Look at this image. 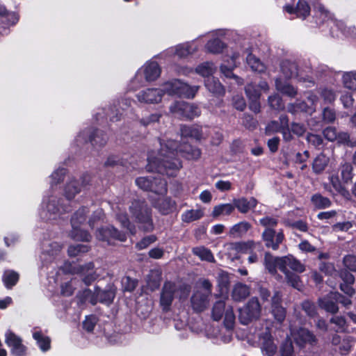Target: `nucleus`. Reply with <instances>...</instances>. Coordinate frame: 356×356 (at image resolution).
<instances>
[{"label":"nucleus","mask_w":356,"mask_h":356,"mask_svg":"<svg viewBox=\"0 0 356 356\" xmlns=\"http://www.w3.org/2000/svg\"><path fill=\"white\" fill-rule=\"evenodd\" d=\"M201 156V150L188 142L179 143L175 140L161 143L159 156L148 159L147 170L159 175L176 177L182 168L181 156L187 160H197Z\"/></svg>","instance_id":"obj_1"},{"label":"nucleus","mask_w":356,"mask_h":356,"mask_svg":"<svg viewBox=\"0 0 356 356\" xmlns=\"http://www.w3.org/2000/svg\"><path fill=\"white\" fill-rule=\"evenodd\" d=\"M129 212L140 230L151 232L154 229L152 210L145 200H134L129 207Z\"/></svg>","instance_id":"obj_2"},{"label":"nucleus","mask_w":356,"mask_h":356,"mask_svg":"<svg viewBox=\"0 0 356 356\" xmlns=\"http://www.w3.org/2000/svg\"><path fill=\"white\" fill-rule=\"evenodd\" d=\"M170 110L181 120H193L201 113V111L197 106L184 101L174 102L170 106Z\"/></svg>","instance_id":"obj_3"},{"label":"nucleus","mask_w":356,"mask_h":356,"mask_svg":"<svg viewBox=\"0 0 356 356\" xmlns=\"http://www.w3.org/2000/svg\"><path fill=\"white\" fill-rule=\"evenodd\" d=\"M261 305L257 298L249 300L247 304L238 310V319L241 324L247 325L254 320L259 318Z\"/></svg>","instance_id":"obj_4"},{"label":"nucleus","mask_w":356,"mask_h":356,"mask_svg":"<svg viewBox=\"0 0 356 356\" xmlns=\"http://www.w3.org/2000/svg\"><path fill=\"white\" fill-rule=\"evenodd\" d=\"M96 237L98 240L107 242L108 245L113 244V241H126V233L119 231L113 225L102 226L96 231Z\"/></svg>","instance_id":"obj_5"},{"label":"nucleus","mask_w":356,"mask_h":356,"mask_svg":"<svg viewBox=\"0 0 356 356\" xmlns=\"http://www.w3.org/2000/svg\"><path fill=\"white\" fill-rule=\"evenodd\" d=\"M176 291L177 286L175 282L168 280L164 282L159 298V306L163 312L167 313L170 311Z\"/></svg>","instance_id":"obj_6"},{"label":"nucleus","mask_w":356,"mask_h":356,"mask_svg":"<svg viewBox=\"0 0 356 356\" xmlns=\"http://www.w3.org/2000/svg\"><path fill=\"white\" fill-rule=\"evenodd\" d=\"M5 343L12 356H26L27 347L23 344L22 338L10 330L5 333Z\"/></svg>","instance_id":"obj_7"},{"label":"nucleus","mask_w":356,"mask_h":356,"mask_svg":"<svg viewBox=\"0 0 356 356\" xmlns=\"http://www.w3.org/2000/svg\"><path fill=\"white\" fill-rule=\"evenodd\" d=\"M344 298L345 297L339 292H330L326 296L319 298L318 305L321 309L334 314L339 311V302L346 304L343 301Z\"/></svg>","instance_id":"obj_8"},{"label":"nucleus","mask_w":356,"mask_h":356,"mask_svg":"<svg viewBox=\"0 0 356 356\" xmlns=\"http://www.w3.org/2000/svg\"><path fill=\"white\" fill-rule=\"evenodd\" d=\"M295 343L300 348H303L307 345L312 347L316 346L318 339L316 335L305 327H300L293 334Z\"/></svg>","instance_id":"obj_9"},{"label":"nucleus","mask_w":356,"mask_h":356,"mask_svg":"<svg viewBox=\"0 0 356 356\" xmlns=\"http://www.w3.org/2000/svg\"><path fill=\"white\" fill-rule=\"evenodd\" d=\"M163 90L169 95H177L178 97H189L191 93L190 86L179 79H173L168 81L164 84Z\"/></svg>","instance_id":"obj_10"},{"label":"nucleus","mask_w":356,"mask_h":356,"mask_svg":"<svg viewBox=\"0 0 356 356\" xmlns=\"http://www.w3.org/2000/svg\"><path fill=\"white\" fill-rule=\"evenodd\" d=\"M284 239V234L282 232L276 234L273 228H266L262 233V240L265 243V246L268 248H272L273 250L279 249L280 245Z\"/></svg>","instance_id":"obj_11"},{"label":"nucleus","mask_w":356,"mask_h":356,"mask_svg":"<svg viewBox=\"0 0 356 356\" xmlns=\"http://www.w3.org/2000/svg\"><path fill=\"white\" fill-rule=\"evenodd\" d=\"M163 90L159 88H146L140 91L137 99L140 102L145 104H157L162 99Z\"/></svg>","instance_id":"obj_12"},{"label":"nucleus","mask_w":356,"mask_h":356,"mask_svg":"<svg viewBox=\"0 0 356 356\" xmlns=\"http://www.w3.org/2000/svg\"><path fill=\"white\" fill-rule=\"evenodd\" d=\"M284 12L290 15H296L297 17L305 19L310 15L311 8L306 0H298L296 6L286 4L283 7Z\"/></svg>","instance_id":"obj_13"},{"label":"nucleus","mask_w":356,"mask_h":356,"mask_svg":"<svg viewBox=\"0 0 356 356\" xmlns=\"http://www.w3.org/2000/svg\"><path fill=\"white\" fill-rule=\"evenodd\" d=\"M95 264L90 261L84 265H79L76 268V273L81 277L82 282L86 285L90 286L94 282L98 275L94 271Z\"/></svg>","instance_id":"obj_14"},{"label":"nucleus","mask_w":356,"mask_h":356,"mask_svg":"<svg viewBox=\"0 0 356 356\" xmlns=\"http://www.w3.org/2000/svg\"><path fill=\"white\" fill-rule=\"evenodd\" d=\"M289 266L292 270L301 273L305 270V266L291 254L281 257L280 271H290L287 269Z\"/></svg>","instance_id":"obj_15"},{"label":"nucleus","mask_w":356,"mask_h":356,"mask_svg":"<svg viewBox=\"0 0 356 356\" xmlns=\"http://www.w3.org/2000/svg\"><path fill=\"white\" fill-rule=\"evenodd\" d=\"M207 90L216 97H222L225 94V88L218 78L209 76L204 79Z\"/></svg>","instance_id":"obj_16"},{"label":"nucleus","mask_w":356,"mask_h":356,"mask_svg":"<svg viewBox=\"0 0 356 356\" xmlns=\"http://www.w3.org/2000/svg\"><path fill=\"white\" fill-rule=\"evenodd\" d=\"M257 204L258 201L254 197H251L250 200L242 197L240 198H234L232 205L234 207V209L236 208L240 213H247L250 210L255 209Z\"/></svg>","instance_id":"obj_17"},{"label":"nucleus","mask_w":356,"mask_h":356,"mask_svg":"<svg viewBox=\"0 0 356 356\" xmlns=\"http://www.w3.org/2000/svg\"><path fill=\"white\" fill-rule=\"evenodd\" d=\"M181 137L200 141L202 138V127L198 125H184L180 129Z\"/></svg>","instance_id":"obj_18"},{"label":"nucleus","mask_w":356,"mask_h":356,"mask_svg":"<svg viewBox=\"0 0 356 356\" xmlns=\"http://www.w3.org/2000/svg\"><path fill=\"white\" fill-rule=\"evenodd\" d=\"M107 140V134L97 128L92 129L89 133L88 141L93 147H102L106 144Z\"/></svg>","instance_id":"obj_19"},{"label":"nucleus","mask_w":356,"mask_h":356,"mask_svg":"<svg viewBox=\"0 0 356 356\" xmlns=\"http://www.w3.org/2000/svg\"><path fill=\"white\" fill-rule=\"evenodd\" d=\"M151 189L152 192L157 195H165L168 192L167 181L160 175L152 176Z\"/></svg>","instance_id":"obj_20"},{"label":"nucleus","mask_w":356,"mask_h":356,"mask_svg":"<svg viewBox=\"0 0 356 356\" xmlns=\"http://www.w3.org/2000/svg\"><path fill=\"white\" fill-rule=\"evenodd\" d=\"M176 206L175 200L170 197H166L158 200L154 207L162 215H168L176 209Z\"/></svg>","instance_id":"obj_21"},{"label":"nucleus","mask_w":356,"mask_h":356,"mask_svg":"<svg viewBox=\"0 0 356 356\" xmlns=\"http://www.w3.org/2000/svg\"><path fill=\"white\" fill-rule=\"evenodd\" d=\"M281 257H274L270 252L264 254V264L266 269L272 275L277 273V268L280 270Z\"/></svg>","instance_id":"obj_22"},{"label":"nucleus","mask_w":356,"mask_h":356,"mask_svg":"<svg viewBox=\"0 0 356 356\" xmlns=\"http://www.w3.org/2000/svg\"><path fill=\"white\" fill-rule=\"evenodd\" d=\"M161 67L156 61L147 63L144 68L145 79L147 81H153L157 79L161 74Z\"/></svg>","instance_id":"obj_23"},{"label":"nucleus","mask_w":356,"mask_h":356,"mask_svg":"<svg viewBox=\"0 0 356 356\" xmlns=\"http://www.w3.org/2000/svg\"><path fill=\"white\" fill-rule=\"evenodd\" d=\"M288 112L296 115L300 113L311 114L312 108L309 106L305 101L297 99L294 103L290 104L287 108Z\"/></svg>","instance_id":"obj_24"},{"label":"nucleus","mask_w":356,"mask_h":356,"mask_svg":"<svg viewBox=\"0 0 356 356\" xmlns=\"http://www.w3.org/2000/svg\"><path fill=\"white\" fill-rule=\"evenodd\" d=\"M161 280V272L159 270H152L147 278V285L149 290L153 292L159 289Z\"/></svg>","instance_id":"obj_25"},{"label":"nucleus","mask_w":356,"mask_h":356,"mask_svg":"<svg viewBox=\"0 0 356 356\" xmlns=\"http://www.w3.org/2000/svg\"><path fill=\"white\" fill-rule=\"evenodd\" d=\"M227 44L218 38L209 40L205 45L207 51L213 54L222 53L223 50L227 48Z\"/></svg>","instance_id":"obj_26"},{"label":"nucleus","mask_w":356,"mask_h":356,"mask_svg":"<svg viewBox=\"0 0 356 356\" xmlns=\"http://www.w3.org/2000/svg\"><path fill=\"white\" fill-rule=\"evenodd\" d=\"M262 350L268 356H274L277 351V346L274 343L273 337L269 332H266L263 337Z\"/></svg>","instance_id":"obj_27"},{"label":"nucleus","mask_w":356,"mask_h":356,"mask_svg":"<svg viewBox=\"0 0 356 356\" xmlns=\"http://www.w3.org/2000/svg\"><path fill=\"white\" fill-rule=\"evenodd\" d=\"M311 203L316 209H325L332 205L330 198L323 196L321 193H316L312 195Z\"/></svg>","instance_id":"obj_28"},{"label":"nucleus","mask_w":356,"mask_h":356,"mask_svg":"<svg viewBox=\"0 0 356 356\" xmlns=\"http://www.w3.org/2000/svg\"><path fill=\"white\" fill-rule=\"evenodd\" d=\"M250 294V289L247 285L241 283L236 284L232 293L234 300L240 302L245 299Z\"/></svg>","instance_id":"obj_29"},{"label":"nucleus","mask_w":356,"mask_h":356,"mask_svg":"<svg viewBox=\"0 0 356 356\" xmlns=\"http://www.w3.org/2000/svg\"><path fill=\"white\" fill-rule=\"evenodd\" d=\"M275 86L282 94L290 97H294L297 95V89L290 83H284L281 79H276Z\"/></svg>","instance_id":"obj_30"},{"label":"nucleus","mask_w":356,"mask_h":356,"mask_svg":"<svg viewBox=\"0 0 356 356\" xmlns=\"http://www.w3.org/2000/svg\"><path fill=\"white\" fill-rule=\"evenodd\" d=\"M99 302L100 303L109 305L113 302L115 297V289H113L112 286H109L104 290H102L99 287Z\"/></svg>","instance_id":"obj_31"},{"label":"nucleus","mask_w":356,"mask_h":356,"mask_svg":"<svg viewBox=\"0 0 356 356\" xmlns=\"http://www.w3.org/2000/svg\"><path fill=\"white\" fill-rule=\"evenodd\" d=\"M207 295L200 293H194L191 298V304L195 310L202 312L206 308Z\"/></svg>","instance_id":"obj_32"},{"label":"nucleus","mask_w":356,"mask_h":356,"mask_svg":"<svg viewBox=\"0 0 356 356\" xmlns=\"http://www.w3.org/2000/svg\"><path fill=\"white\" fill-rule=\"evenodd\" d=\"M33 337L36 341L38 346L41 350L46 352L51 348V339L47 336H44L41 331L33 333Z\"/></svg>","instance_id":"obj_33"},{"label":"nucleus","mask_w":356,"mask_h":356,"mask_svg":"<svg viewBox=\"0 0 356 356\" xmlns=\"http://www.w3.org/2000/svg\"><path fill=\"white\" fill-rule=\"evenodd\" d=\"M286 277V283L293 288L300 291L303 286L300 277L291 271L282 272Z\"/></svg>","instance_id":"obj_34"},{"label":"nucleus","mask_w":356,"mask_h":356,"mask_svg":"<svg viewBox=\"0 0 356 356\" xmlns=\"http://www.w3.org/2000/svg\"><path fill=\"white\" fill-rule=\"evenodd\" d=\"M204 216V212L201 209L186 210L181 214V220L190 223L201 219Z\"/></svg>","instance_id":"obj_35"},{"label":"nucleus","mask_w":356,"mask_h":356,"mask_svg":"<svg viewBox=\"0 0 356 356\" xmlns=\"http://www.w3.org/2000/svg\"><path fill=\"white\" fill-rule=\"evenodd\" d=\"M328 164V159L326 156L321 154L318 155L314 160L312 163V170L316 175L322 173Z\"/></svg>","instance_id":"obj_36"},{"label":"nucleus","mask_w":356,"mask_h":356,"mask_svg":"<svg viewBox=\"0 0 356 356\" xmlns=\"http://www.w3.org/2000/svg\"><path fill=\"white\" fill-rule=\"evenodd\" d=\"M70 236L75 241L89 242L92 239L90 234L84 229H81L79 227H72L70 232Z\"/></svg>","instance_id":"obj_37"},{"label":"nucleus","mask_w":356,"mask_h":356,"mask_svg":"<svg viewBox=\"0 0 356 356\" xmlns=\"http://www.w3.org/2000/svg\"><path fill=\"white\" fill-rule=\"evenodd\" d=\"M282 72L284 74L286 79H291L293 76L297 74V65L289 60H284L280 64Z\"/></svg>","instance_id":"obj_38"},{"label":"nucleus","mask_w":356,"mask_h":356,"mask_svg":"<svg viewBox=\"0 0 356 356\" xmlns=\"http://www.w3.org/2000/svg\"><path fill=\"white\" fill-rule=\"evenodd\" d=\"M87 212V208L84 207L79 208L74 212L70 220L72 227H79L86 220Z\"/></svg>","instance_id":"obj_39"},{"label":"nucleus","mask_w":356,"mask_h":356,"mask_svg":"<svg viewBox=\"0 0 356 356\" xmlns=\"http://www.w3.org/2000/svg\"><path fill=\"white\" fill-rule=\"evenodd\" d=\"M234 210V207L229 203L220 204L213 207L212 211L213 218H218L220 215H230Z\"/></svg>","instance_id":"obj_40"},{"label":"nucleus","mask_w":356,"mask_h":356,"mask_svg":"<svg viewBox=\"0 0 356 356\" xmlns=\"http://www.w3.org/2000/svg\"><path fill=\"white\" fill-rule=\"evenodd\" d=\"M19 279V274L13 270L5 272L2 280L6 289H10L17 284Z\"/></svg>","instance_id":"obj_41"},{"label":"nucleus","mask_w":356,"mask_h":356,"mask_svg":"<svg viewBox=\"0 0 356 356\" xmlns=\"http://www.w3.org/2000/svg\"><path fill=\"white\" fill-rule=\"evenodd\" d=\"M193 253L197 256L202 261H207L209 262L214 261V257L211 251L204 246L193 248Z\"/></svg>","instance_id":"obj_42"},{"label":"nucleus","mask_w":356,"mask_h":356,"mask_svg":"<svg viewBox=\"0 0 356 356\" xmlns=\"http://www.w3.org/2000/svg\"><path fill=\"white\" fill-rule=\"evenodd\" d=\"M233 249L237 252L247 254L252 252L255 248V243L253 241L236 242L232 244Z\"/></svg>","instance_id":"obj_43"},{"label":"nucleus","mask_w":356,"mask_h":356,"mask_svg":"<svg viewBox=\"0 0 356 356\" xmlns=\"http://www.w3.org/2000/svg\"><path fill=\"white\" fill-rule=\"evenodd\" d=\"M353 165L350 163L344 162L341 163L339 166V171L341 172V177L343 181L346 184L350 181L353 179Z\"/></svg>","instance_id":"obj_44"},{"label":"nucleus","mask_w":356,"mask_h":356,"mask_svg":"<svg viewBox=\"0 0 356 356\" xmlns=\"http://www.w3.org/2000/svg\"><path fill=\"white\" fill-rule=\"evenodd\" d=\"M247 63L253 71L262 72L265 70V66L254 54L250 53L246 58Z\"/></svg>","instance_id":"obj_45"},{"label":"nucleus","mask_w":356,"mask_h":356,"mask_svg":"<svg viewBox=\"0 0 356 356\" xmlns=\"http://www.w3.org/2000/svg\"><path fill=\"white\" fill-rule=\"evenodd\" d=\"M225 312V302L223 300L216 301L211 311V316L214 321H218L223 316L224 313Z\"/></svg>","instance_id":"obj_46"},{"label":"nucleus","mask_w":356,"mask_h":356,"mask_svg":"<svg viewBox=\"0 0 356 356\" xmlns=\"http://www.w3.org/2000/svg\"><path fill=\"white\" fill-rule=\"evenodd\" d=\"M81 189L76 181H70L67 183L64 188V194L68 200H72Z\"/></svg>","instance_id":"obj_47"},{"label":"nucleus","mask_w":356,"mask_h":356,"mask_svg":"<svg viewBox=\"0 0 356 356\" xmlns=\"http://www.w3.org/2000/svg\"><path fill=\"white\" fill-rule=\"evenodd\" d=\"M213 63L211 62H204L198 65L195 68L197 74L204 77V79L209 76H213V70L212 68Z\"/></svg>","instance_id":"obj_48"},{"label":"nucleus","mask_w":356,"mask_h":356,"mask_svg":"<svg viewBox=\"0 0 356 356\" xmlns=\"http://www.w3.org/2000/svg\"><path fill=\"white\" fill-rule=\"evenodd\" d=\"M280 356H293L294 348L293 341L289 337H287L282 343L280 348Z\"/></svg>","instance_id":"obj_49"},{"label":"nucleus","mask_w":356,"mask_h":356,"mask_svg":"<svg viewBox=\"0 0 356 356\" xmlns=\"http://www.w3.org/2000/svg\"><path fill=\"white\" fill-rule=\"evenodd\" d=\"M342 80L346 88L356 90V72H346L343 75Z\"/></svg>","instance_id":"obj_50"},{"label":"nucleus","mask_w":356,"mask_h":356,"mask_svg":"<svg viewBox=\"0 0 356 356\" xmlns=\"http://www.w3.org/2000/svg\"><path fill=\"white\" fill-rule=\"evenodd\" d=\"M90 250V247L83 244L72 245L68 247L67 254L70 257H75L80 253L88 252Z\"/></svg>","instance_id":"obj_51"},{"label":"nucleus","mask_w":356,"mask_h":356,"mask_svg":"<svg viewBox=\"0 0 356 356\" xmlns=\"http://www.w3.org/2000/svg\"><path fill=\"white\" fill-rule=\"evenodd\" d=\"M353 338L351 336H346L338 346L339 352L341 355H347L351 350Z\"/></svg>","instance_id":"obj_52"},{"label":"nucleus","mask_w":356,"mask_h":356,"mask_svg":"<svg viewBox=\"0 0 356 356\" xmlns=\"http://www.w3.org/2000/svg\"><path fill=\"white\" fill-rule=\"evenodd\" d=\"M158 238L154 234L144 236L135 245V248L138 250H142L148 248L151 244L155 243Z\"/></svg>","instance_id":"obj_53"},{"label":"nucleus","mask_w":356,"mask_h":356,"mask_svg":"<svg viewBox=\"0 0 356 356\" xmlns=\"http://www.w3.org/2000/svg\"><path fill=\"white\" fill-rule=\"evenodd\" d=\"M251 228V225L246 221H241L234 225L230 229V234L238 236H242Z\"/></svg>","instance_id":"obj_54"},{"label":"nucleus","mask_w":356,"mask_h":356,"mask_svg":"<svg viewBox=\"0 0 356 356\" xmlns=\"http://www.w3.org/2000/svg\"><path fill=\"white\" fill-rule=\"evenodd\" d=\"M337 144L339 145H344L350 147L356 146V140H351L350 138V134L348 132L341 131L337 134V138L336 139Z\"/></svg>","instance_id":"obj_55"},{"label":"nucleus","mask_w":356,"mask_h":356,"mask_svg":"<svg viewBox=\"0 0 356 356\" xmlns=\"http://www.w3.org/2000/svg\"><path fill=\"white\" fill-rule=\"evenodd\" d=\"M245 92L249 100L260 99L261 92L256 84L252 83L247 84L245 87Z\"/></svg>","instance_id":"obj_56"},{"label":"nucleus","mask_w":356,"mask_h":356,"mask_svg":"<svg viewBox=\"0 0 356 356\" xmlns=\"http://www.w3.org/2000/svg\"><path fill=\"white\" fill-rule=\"evenodd\" d=\"M330 181L336 192L340 193L343 196H346V195H350L348 191H347L346 188L343 186L337 175H332L330 177Z\"/></svg>","instance_id":"obj_57"},{"label":"nucleus","mask_w":356,"mask_h":356,"mask_svg":"<svg viewBox=\"0 0 356 356\" xmlns=\"http://www.w3.org/2000/svg\"><path fill=\"white\" fill-rule=\"evenodd\" d=\"M271 312L275 319L280 323H282L286 318V310L282 306H274L271 307Z\"/></svg>","instance_id":"obj_58"},{"label":"nucleus","mask_w":356,"mask_h":356,"mask_svg":"<svg viewBox=\"0 0 356 356\" xmlns=\"http://www.w3.org/2000/svg\"><path fill=\"white\" fill-rule=\"evenodd\" d=\"M152 176L140 177L136 179V184L141 189L145 191H149L151 189Z\"/></svg>","instance_id":"obj_59"},{"label":"nucleus","mask_w":356,"mask_h":356,"mask_svg":"<svg viewBox=\"0 0 356 356\" xmlns=\"http://www.w3.org/2000/svg\"><path fill=\"white\" fill-rule=\"evenodd\" d=\"M307 140L310 145L318 149H320L323 143V139L321 136L312 133L307 134Z\"/></svg>","instance_id":"obj_60"},{"label":"nucleus","mask_w":356,"mask_h":356,"mask_svg":"<svg viewBox=\"0 0 356 356\" xmlns=\"http://www.w3.org/2000/svg\"><path fill=\"white\" fill-rule=\"evenodd\" d=\"M124 160L118 155H110L104 163L105 167H115L117 165H124Z\"/></svg>","instance_id":"obj_61"},{"label":"nucleus","mask_w":356,"mask_h":356,"mask_svg":"<svg viewBox=\"0 0 356 356\" xmlns=\"http://www.w3.org/2000/svg\"><path fill=\"white\" fill-rule=\"evenodd\" d=\"M344 266L350 271L356 272V256L354 254L346 255L343 259Z\"/></svg>","instance_id":"obj_62"},{"label":"nucleus","mask_w":356,"mask_h":356,"mask_svg":"<svg viewBox=\"0 0 356 356\" xmlns=\"http://www.w3.org/2000/svg\"><path fill=\"white\" fill-rule=\"evenodd\" d=\"M269 106L275 110H280L283 107L282 98L278 95H273L268 97Z\"/></svg>","instance_id":"obj_63"},{"label":"nucleus","mask_w":356,"mask_h":356,"mask_svg":"<svg viewBox=\"0 0 356 356\" xmlns=\"http://www.w3.org/2000/svg\"><path fill=\"white\" fill-rule=\"evenodd\" d=\"M67 170L65 168H60L56 170L51 174V178L55 184H60L63 181L65 177L67 174Z\"/></svg>","instance_id":"obj_64"}]
</instances>
